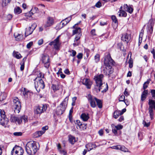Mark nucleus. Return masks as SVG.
<instances>
[{
  "mask_svg": "<svg viewBox=\"0 0 155 155\" xmlns=\"http://www.w3.org/2000/svg\"><path fill=\"white\" fill-rule=\"evenodd\" d=\"M103 77V74H100L95 77L94 78L96 83L94 89L97 92L100 91L101 89H103L101 92L103 93L106 92L108 90L107 84L102 83Z\"/></svg>",
  "mask_w": 155,
  "mask_h": 155,
  "instance_id": "nucleus-1",
  "label": "nucleus"
},
{
  "mask_svg": "<svg viewBox=\"0 0 155 155\" xmlns=\"http://www.w3.org/2000/svg\"><path fill=\"white\" fill-rule=\"evenodd\" d=\"M43 78L44 75L41 73L39 72L38 76L34 80L35 87L38 92H40L41 89H43L45 87L44 82L42 79Z\"/></svg>",
  "mask_w": 155,
  "mask_h": 155,
  "instance_id": "nucleus-2",
  "label": "nucleus"
},
{
  "mask_svg": "<svg viewBox=\"0 0 155 155\" xmlns=\"http://www.w3.org/2000/svg\"><path fill=\"white\" fill-rule=\"evenodd\" d=\"M37 144L34 141L28 142L25 146V150L29 155H34L38 149Z\"/></svg>",
  "mask_w": 155,
  "mask_h": 155,
  "instance_id": "nucleus-3",
  "label": "nucleus"
},
{
  "mask_svg": "<svg viewBox=\"0 0 155 155\" xmlns=\"http://www.w3.org/2000/svg\"><path fill=\"white\" fill-rule=\"evenodd\" d=\"M10 120L11 122L16 123L20 124L22 123H25L28 121L27 116L23 115L19 117H16L14 115H11Z\"/></svg>",
  "mask_w": 155,
  "mask_h": 155,
  "instance_id": "nucleus-4",
  "label": "nucleus"
},
{
  "mask_svg": "<svg viewBox=\"0 0 155 155\" xmlns=\"http://www.w3.org/2000/svg\"><path fill=\"white\" fill-rule=\"evenodd\" d=\"M68 100V98H65L60 106L58 107L56 112L57 114L60 115L63 113L67 107Z\"/></svg>",
  "mask_w": 155,
  "mask_h": 155,
  "instance_id": "nucleus-5",
  "label": "nucleus"
},
{
  "mask_svg": "<svg viewBox=\"0 0 155 155\" xmlns=\"http://www.w3.org/2000/svg\"><path fill=\"white\" fill-rule=\"evenodd\" d=\"M13 102L14 111L16 113H18L21 108V102L18 98L16 97L14 98Z\"/></svg>",
  "mask_w": 155,
  "mask_h": 155,
  "instance_id": "nucleus-6",
  "label": "nucleus"
},
{
  "mask_svg": "<svg viewBox=\"0 0 155 155\" xmlns=\"http://www.w3.org/2000/svg\"><path fill=\"white\" fill-rule=\"evenodd\" d=\"M8 122V119L6 117L5 111L0 109V124L4 126L7 124Z\"/></svg>",
  "mask_w": 155,
  "mask_h": 155,
  "instance_id": "nucleus-7",
  "label": "nucleus"
},
{
  "mask_svg": "<svg viewBox=\"0 0 155 155\" xmlns=\"http://www.w3.org/2000/svg\"><path fill=\"white\" fill-rule=\"evenodd\" d=\"M115 64V62L112 59L109 53H107L105 56L104 64L106 67H109Z\"/></svg>",
  "mask_w": 155,
  "mask_h": 155,
  "instance_id": "nucleus-8",
  "label": "nucleus"
},
{
  "mask_svg": "<svg viewBox=\"0 0 155 155\" xmlns=\"http://www.w3.org/2000/svg\"><path fill=\"white\" fill-rule=\"evenodd\" d=\"M60 35L58 36L57 38L53 41L51 42L49 45H53L54 48L57 50H59L61 44V42L59 40Z\"/></svg>",
  "mask_w": 155,
  "mask_h": 155,
  "instance_id": "nucleus-9",
  "label": "nucleus"
},
{
  "mask_svg": "<svg viewBox=\"0 0 155 155\" xmlns=\"http://www.w3.org/2000/svg\"><path fill=\"white\" fill-rule=\"evenodd\" d=\"M24 153V150L21 147H14L11 151L12 155H22Z\"/></svg>",
  "mask_w": 155,
  "mask_h": 155,
  "instance_id": "nucleus-10",
  "label": "nucleus"
},
{
  "mask_svg": "<svg viewBox=\"0 0 155 155\" xmlns=\"http://www.w3.org/2000/svg\"><path fill=\"white\" fill-rule=\"evenodd\" d=\"M148 104L149 105L148 110L151 119L152 120L153 118L154 115L153 108L155 106V101L151 99H149Z\"/></svg>",
  "mask_w": 155,
  "mask_h": 155,
  "instance_id": "nucleus-11",
  "label": "nucleus"
},
{
  "mask_svg": "<svg viewBox=\"0 0 155 155\" xmlns=\"http://www.w3.org/2000/svg\"><path fill=\"white\" fill-rule=\"evenodd\" d=\"M47 107L44 105L41 106L38 105L35 107L34 109L35 113L36 114H41L46 110Z\"/></svg>",
  "mask_w": 155,
  "mask_h": 155,
  "instance_id": "nucleus-12",
  "label": "nucleus"
},
{
  "mask_svg": "<svg viewBox=\"0 0 155 155\" xmlns=\"http://www.w3.org/2000/svg\"><path fill=\"white\" fill-rule=\"evenodd\" d=\"M87 98L88 101L90 103L91 106L93 108L95 107L96 106L95 101H96V100H97V98L92 96L90 94L87 95Z\"/></svg>",
  "mask_w": 155,
  "mask_h": 155,
  "instance_id": "nucleus-13",
  "label": "nucleus"
},
{
  "mask_svg": "<svg viewBox=\"0 0 155 155\" xmlns=\"http://www.w3.org/2000/svg\"><path fill=\"white\" fill-rule=\"evenodd\" d=\"M103 73L105 75L107 76L109 78L110 76V75L113 72V69L112 68L111 66L106 67L103 70Z\"/></svg>",
  "mask_w": 155,
  "mask_h": 155,
  "instance_id": "nucleus-14",
  "label": "nucleus"
},
{
  "mask_svg": "<svg viewBox=\"0 0 155 155\" xmlns=\"http://www.w3.org/2000/svg\"><path fill=\"white\" fill-rule=\"evenodd\" d=\"M131 39V36L130 35L127 33H125L122 34L121 40L124 42L127 43Z\"/></svg>",
  "mask_w": 155,
  "mask_h": 155,
  "instance_id": "nucleus-15",
  "label": "nucleus"
},
{
  "mask_svg": "<svg viewBox=\"0 0 155 155\" xmlns=\"http://www.w3.org/2000/svg\"><path fill=\"white\" fill-rule=\"evenodd\" d=\"M42 61L44 64V66L48 68V56L43 54L42 57Z\"/></svg>",
  "mask_w": 155,
  "mask_h": 155,
  "instance_id": "nucleus-16",
  "label": "nucleus"
},
{
  "mask_svg": "<svg viewBox=\"0 0 155 155\" xmlns=\"http://www.w3.org/2000/svg\"><path fill=\"white\" fill-rule=\"evenodd\" d=\"M82 83L88 89H90L92 84V82L89 79L84 78L82 80Z\"/></svg>",
  "mask_w": 155,
  "mask_h": 155,
  "instance_id": "nucleus-17",
  "label": "nucleus"
},
{
  "mask_svg": "<svg viewBox=\"0 0 155 155\" xmlns=\"http://www.w3.org/2000/svg\"><path fill=\"white\" fill-rule=\"evenodd\" d=\"M81 36V34H80L77 35L75 37L74 41V43L73 44V46L74 47L80 44V41L79 40Z\"/></svg>",
  "mask_w": 155,
  "mask_h": 155,
  "instance_id": "nucleus-18",
  "label": "nucleus"
},
{
  "mask_svg": "<svg viewBox=\"0 0 155 155\" xmlns=\"http://www.w3.org/2000/svg\"><path fill=\"white\" fill-rule=\"evenodd\" d=\"M148 93L147 90H144L142 92L141 96V100L142 101H143L146 99Z\"/></svg>",
  "mask_w": 155,
  "mask_h": 155,
  "instance_id": "nucleus-19",
  "label": "nucleus"
},
{
  "mask_svg": "<svg viewBox=\"0 0 155 155\" xmlns=\"http://www.w3.org/2000/svg\"><path fill=\"white\" fill-rule=\"evenodd\" d=\"M118 13H119L118 15L120 17H125L127 15V14L126 12L123 9V7L122 6H121L119 11L118 12Z\"/></svg>",
  "mask_w": 155,
  "mask_h": 155,
  "instance_id": "nucleus-20",
  "label": "nucleus"
},
{
  "mask_svg": "<svg viewBox=\"0 0 155 155\" xmlns=\"http://www.w3.org/2000/svg\"><path fill=\"white\" fill-rule=\"evenodd\" d=\"M14 36L17 41H20L22 40L23 36L22 35L19 34L17 32H15L14 34Z\"/></svg>",
  "mask_w": 155,
  "mask_h": 155,
  "instance_id": "nucleus-21",
  "label": "nucleus"
},
{
  "mask_svg": "<svg viewBox=\"0 0 155 155\" xmlns=\"http://www.w3.org/2000/svg\"><path fill=\"white\" fill-rule=\"evenodd\" d=\"M86 148H87L88 151H89L94 148H95L96 147V146L95 144L92 143H90L87 144L85 146Z\"/></svg>",
  "mask_w": 155,
  "mask_h": 155,
  "instance_id": "nucleus-22",
  "label": "nucleus"
},
{
  "mask_svg": "<svg viewBox=\"0 0 155 155\" xmlns=\"http://www.w3.org/2000/svg\"><path fill=\"white\" fill-rule=\"evenodd\" d=\"M81 117L83 121H86L88 119L89 117L88 114L83 113L81 114Z\"/></svg>",
  "mask_w": 155,
  "mask_h": 155,
  "instance_id": "nucleus-23",
  "label": "nucleus"
},
{
  "mask_svg": "<svg viewBox=\"0 0 155 155\" xmlns=\"http://www.w3.org/2000/svg\"><path fill=\"white\" fill-rule=\"evenodd\" d=\"M69 140L70 143L71 144H74L76 141L75 137L71 135L69 136Z\"/></svg>",
  "mask_w": 155,
  "mask_h": 155,
  "instance_id": "nucleus-24",
  "label": "nucleus"
},
{
  "mask_svg": "<svg viewBox=\"0 0 155 155\" xmlns=\"http://www.w3.org/2000/svg\"><path fill=\"white\" fill-rule=\"evenodd\" d=\"M43 134V133L41 130L35 132L33 134L35 137H38Z\"/></svg>",
  "mask_w": 155,
  "mask_h": 155,
  "instance_id": "nucleus-25",
  "label": "nucleus"
},
{
  "mask_svg": "<svg viewBox=\"0 0 155 155\" xmlns=\"http://www.w3.org/2000/svg\"><path fill=\"white\" fill-rule=\"evenodd\" d=\"M33 31L29 27L28 29H26V30L25 33V35L26 37L28 35L31 34Z\"/></svg>",
  "mask_w": 155,
  "mask_h": 155,
  "instance_id": "nucleus-26",
  "label": "nucleus"
},
{
  "mask_svg": "<svg viewBox=\"0 0 155 155\" xmlns=\"http://www.w3.org/2000/svg\"><path fill=\"white\" fill-rule=\"evenodd\" d=\"M7 97V94L5 92L0 93V101H2L4 100Z\"/></svg>",
  "mask_w": 155,
  "mask_h": 155,
  "instance_id": "nucleus-27",
  "label": "nucleus"
},
{
  "mask_svg": "<svg viewBox=\"0 0 155 155\" xmlns=\"http://www.w3.org/2000/svg\"><path fill=\"white\" fill-rule=\"evenodd\" d=\"M121 114L120 113V110H115L114 113V117L115 119L117 118L119 116L121 115Z\"/></svg>",
  "mask_w": 155,
  "mask_h": 155,
  "instance_id": "nucleus-28",
  "label": "nucleus"
},
{
  "mask_svg": "<svg viewBox=\"0 0 155 155\" xmlns=\"http://www.w3.org/2000/svg\"><path fill=\"white\" fill-rule=\"evenodd\" d=\"M76 34H81V28H76L75 30L73 31V35H75Z\"/></svg>",
  "mask_w": 155,
  "mask_h": 155,
  "instance_id": "nucleus-29",
  "label": "nucleus"
},
{
  "mask_svg": "<svg viewBox=\"0 0 155 155\" xmlns=\"http://www.w3.org/2000/svg\"><path fill=\"white\" fill-rule=\"evenodd\" d=\"M86 127L87 126L86 125L81 124H80V125L79 126V127H77V129L81 130H82L86 129Z\"/></svg>",
  "mask_w": 155,
  "mask_h": 155,
  "instance_id": "nucleus-30",
  "label": "nucleus"
},
{
  "mask_svg": "<svg viewBox=\"0 0 155 155\" xmlns=\"http://www.w3.org/2000/svg\"><path fill=\"white\" fill-rule=\"evenodd\" d=\"M97 104L99 108H101L102 107V102L101 100L97 98L96 100Z\"/></svg>",
  "mask_w": 155,
  "mask_h": 155,
  "instance_id": "nucleus-31",
  "label": "nucleus"
},
{
  "mask_svg": "<svg viewBox=\"0 0 155 155\" xmlns=\"http://www.w3.org/2000/svg\"><path fill=\"white\" fill-rule=\"evenodd\" d=\"M14 11L15 13L17 14H19L22 12L21 9L19 7H15L14 8Z\"/></svg>",
  "mask_w": 155,
  "mask_h": 155,
  "instance_id": "nucleus-32",
  "label": "nucleus"
},
{
  "mask_svg": "<svg viewBox=\"0 0 155 155\" xmlns=\"http://www.w3.org/2000/svg\"><path fill=\"white\" fill-rule=\"evenodd\" d=\"M51 89L55 92L59 89V87L58 84H53L51 87Z\"/></svg>",
  "mask_w": 155,
  "mask_h": 155,
  "instance_id": "nucleus-33",
  "label": "nucleus"
},
{
  "mask_svg": "<svg viewBox=\"0 0 155 155\" xmlns=\"http://www.w3.org/2000/svg\"><path fill=\"white\" fill-rule=\"evenodd\" d=\"M150 80V79H148L147 81L144 83L143 88L144 90H146V89L148 87V85L149 84Z\"/></svg>",
  "mask_w": 155,
  "mask_h": 155,
  "instance_id": "nucleus-34",
  "label": "nucleus"
},
{
  "mask_svg": "<svg viewBox=\"0 0 155 155\" xmlns=\"http://www.w3.org/2000/svg\"><path fill=\"white\" fill-rule=\"evenodd\" d=\"M67 24V22H65L64 20H63L58 25L60 26V27L59 28V29H61Z\"/></svg>",
  "mask_w": 155,
  "mask_h": 155,
  "instance_id": "nucleus-35",
  "label": "nucleus"
},
{
  "mask_svg": "<svg viewBox=\"0 0 155 155\" xmlns=\"http://www.w3.org/2000/svg\"><path fill=\"white\" fill-rule=\"evenodd\" d=\"M14 56L17 59H20L21 58V54L18 52L14 51Z\"/></svg>",
  "mask_w": 155,
  "mask_h": 155,
  "instance_id": "nucleus-36",
  "label": "nucleus"
},
{
  "mask_svg": "<svg viewBox=\"0 0 155 155\" xmlns=\"http://www.w3.org/2000/svg\"><path fill=\"white\" fill-rule=\"evenodd\" d=\"M29 93V91L24 88L23 91V94L25 97H27L28 94Z\"/></svg>",
  "mask_w": 155,
  "mask_h": 155,
  "instance_id": "nucleus-37",
  "label": "nucleus"
},
{
  "mask_svg": "<svg viewBox=\"0 0 155 155\" xmlns=\"http://www.w3.org/2000/svg\"><path fill=\"white\" fill-rule=\"evenodd\" d=\"M119 150L124 151V152H128V150L124 146L120 145Z\"/></svg>",
  "mask_w": 155,
  "mask_h": 155,
  "instance_id": "nucleus-38",
  "label": "nucleus"
},
{
  "mask_svg": "<svg viewBox=\"0 0 155 155\" xmlns=\"http://www.w3.org/2000/svg\"><path fill=\"white\" fill-rule=\"evenodd\" d=\"M54 23V18L52 17H49V26L53 25Z\"/></svg>",
  "mask_w": 155,
  "mask_h": 155,
  "instance_id": "nucleus-39",
  "label": "nucleus"
},
{
  "mask_svg": "<svg viewBox=\"0 0 155 155\" xmlns=\"http://www.w3.org/2000/svg\"><path fill=\"white\" fill-rule=\"evenodd\" d=\"M38 9V8L36 7H35L34 8H32L31 10L30 11V12H29V14H30V15L29 16H28L29 17H31V16L33 15L34 13H33V12L35 10L36 11Z\"/></svg>",
  "mask_w": 155,
  "mask_h": 155,
  "instance_id": "nucleus-40",
  "label": "nucleus"
},
{
  "mask_svg": "<svg viewBox=\"0 0 155 155\" xmlns=\"http://www.w3.org/2000/svg\"><path fill=\"white\" fill-rule=\"evenodd\" d=\"M100 56L99 54H97L94 56V60L96 62H98L100 60Z\"/></svg>",
  "mask_w": 155,
  "mask_h": 155,
  "instance_id": "nucleus-41",
  "label": "nucleus"
},
{
  "mask_svg": "<svg viewBox=\"0 0 155 155\" xmlns=\"http://www.w3.org/2000/svg\"><path fill=\"white\" fill-rule=\"evenodd\" d=\"M133 10V9L130 6H129L127 9H126V11L130 13H131Z\"/></svg>",
  "mask_w": 155,
  "mask_h": 155,
  "instance_id": "nucleus-42",
  "label": "nucleus"
},
{
  "mask_svg": "<svg viewBox=\"0 0 155 155\" xmlns=\"http://www.w3.org/2000/svg\"><path fill=\"white\" fill-rule=\"evenodd\" d=\"M48 126H46L43 127L42 128L41 131L43 133V134L45 133V131L48 130Z\"/></svg>",
  "mask_w": 155,
  "mask_h": 155,
  "instance_id": "nucleus-43",
  "label": "nucleus"
},
{
  "mask_svg": "<svg viewBox=\"0 0 155 155\" xmlns=\"http://www.w3.org/2000/svg\"><path fill=\"white\" fill-rule=\"evenodd\" d=\"M74 123L75 125H76V126L77 128V127H79V126L80 125V124H81L79 120H77L76 121H74Z\"/></svg>",
  "mask_w": 155,
  "mask_h": 155,
  "instance_id": "nucleus-44",
  "label": "nucleus"
},
{
  "mask_svg": "<svg viewBox=\"0 0 155 155\" xmlns=\"http://www.w3.org/2000/svg\"><path fill=\"white\" fill-rule=\"evenodd\" d=\"M133 60L132 58H130L129 61V67L131 68L133 67Z\"/></svg>",
  "mask_w": 155,
  "mask_h": 155,
  "instance_id": "nucleus-45",
  "label": "nucleus"
},
{
  "mask_svg": "<svg viewBox=\"0 0 155 155\" xmlns=\"http://www.w3.org/2000/svg\"><path fill=\"white\" fill-rule=\"evenodd\" d=\"M152 97L154 99H155V90H151L150 91Z\"/></svg>",
  "mask_w": 155,
  "mask_h": 155,
  "instance_id": "nucleus-46",
  "label": "nucleus"
},
{
  "mask_svg": "<svg viewBox=\"0 0 155 155\" xmlns=\"http://www.w3.org/2000/svg\"><path fill=\"white\" fill-rule=\"evenodd\" d=\"M69 52L71 53V54L70 55L71 56H72L73 57L76 54V51L73 50H71V51H69Z\"/></svg>",
  "mask_w": 155,
  "mask_h": 155,
  "instance_id": "nucleus-47",
  "label": "nucleus"
},
{
  "mask_svg": "<svg viewBox=\"0 0 155 155\" xmlns=\"http://www.w3.org/2000/svg\"><path fill=\"white\" fill-rule=\"evenodd\" d=\"M125 100V96L124 95H122L120 96L119 98V101H124Z\"/></svg>",
  "mask_w": 155,
  "mask_h": 155,
  "instance_id": "nucleus-48",
  "label": "nucleus"
},
{
  "mask_svg": "<svg viewBox=\"0 0 155 155\" xmlns=\"http://www.w3.org/2000/svg\"><path fill=\"white\" fill-rule=\"evenodd\" d=\"M111 18L113 22L115 23H117V21L115 16L113 15L112 16Z\"/></svg>",
  "mask_w": 155,
  "mask_h": 155,
  "instance_id": "nucleus-49",
  "label": "nucleus"
},
{
  "mask_svg": "<svg viewBox=\"0 0 155 155\" xmlns=\"http://www.w3.org/2000/svg\"><path fill=\"white\" fill-rule=\"evenodd\" d=\"M37 26V25L35 23H34L32 25L31 27H29V28H31V29H32L34 31V30L35 28Z\"/></svg>",
  "mask_w": 155,
  "mask_h": 155,
  "instance_id": "nucleus-50",
  "label": "nucleus"
},
{
  "mask_svg": "<svg viewBox=\"0 0 155 155\" xmlns=\"http://www.w3.org/2000/svg\"><path fill=\"white\" fill-rule=\"evenodd\" d=\"M143 32L144 31L143 29H142L141 30V32L140 34L139 38L140 39H141V38L142 39V37L143 35Z\"/></svg>",
  "mask_w": 155,
  "mask_h": 155,
  "instance_id": "nucleus-51",
  "label": "nucleus"
},
{
  "mask_svg": "<svg viewBox=\"0 0 155 155\" xmlns=\"http://www.w3.org/2000/svg\"><path fill=\"white\" fill-rule=\"evenodd\" d=\"M115 127L117 130H119L121 129L122 128L123 126L121 125H118L115 126Z\"/></svg>",
  "mask_w": 155,
  "mask_h": 155,
  "instance_id": "nucleus-52",
  "label": "nucleus"
},
{
  "mask_svg": "<svg viewBox=\"0 0 155 155\" xmlns=\"http://www.w3.org/2000/svg\"><path fill=\"white\" fill-rule=\"evenodd\" d=\"M33 42L32 41H31L29 43H28L26 46L27 48L29 49L31 47L32 45H33Z\"/></svg>",
  "mask_w": 155,
  "mask_h": 155,
  "instance_id": "nucleus-53",
  "label": "nucleus"
},
{
  "mask_svg": "<svg viewBox=\"0 0 155 155\" xmlns=\"http://www.w3.org/2000/svg\"><path fill=\"white\" fill-rule=\"evenodd\" d=\"M14 135L15 136H21L22 135V133L21 132H16L13 133Z\"/></svg>",
  "mask_w": 155,
  "mask_h": 155,
  "instance_id": "nucleus-54",
  "label": "nucleus"
},
{
  "mask_svg": "<svg viewBox=\"0 0 155 155\" xmlns=\"http://www.w3.org/2000/svg\"><path fill=\"white\" fill-rule=\"evenodd\" d=\"M77 57L78 59L80 60L82 58L83 54L81 53H79L77 56Z\"/></svg>",
  "mask_w": 155,
  "mask_h": 155,
  "instance_id": "nucleus-55",
  "label": "nucleus"
},
{
  "mask_svg": "<svg viewBox=\"0 0 155 155\" xmlns=\"http://www.w3.org/2000/svg\"><path fill=\"white\" fill-rule=\"evenodd\" d=\"M20 64L21 65L20 70L21 71H22L24 70V68L25 64H24V63H21Z\"/></svg>",
  "mask_w": 155,
  "mask_h": 155,
  "instance_id": "nucleus-56",
  "label": "nucleus"
},
{
  "mask_svg": "<svg viewBox=\"0 0 155 155\" xmlns=\"http://www.w3.org/2000/svg\"><path fill=\"white\" fill-rule=\"evenodd\" d=\"M148 30H149V32L150 34H151L153 32V28L152 26H150V27H148Z\"/></svg>",
  "mask_w": 155,
  "mask_h": 155,
  "instance_id": "nucleus-57",
  "label": "nucleus"
},
{
  "mask_svg": "<svg viewBox=\"0 0 155 155\" xmlns=\"http://www.w3.org/2000/svg\"><path fill=\"white\" fill-rule=\"evenodd\" d=\"M90 52V51L89 50L87 49H85V53L86 54V55L87 57H88L89 55Z\"/></svg>",
  "mask_w": 155,
  "mask_h": 155,
  "instance_id": "nucleus-58",
  "label": "nucleus"
},
{
  "mask_svg": "<svg viewBox=\"0 0 155 155\" xmlns=\"http://www.w3.org/2000/svg\"><path fill=\"white\" fill-rule=\"evenodd\" d=\"M143 123L144 124V125L146 127H149L150 125V123L149 122L147 123L145 121L143 120Z\"/></svg>",
  "mask_w": 155,
  "mask_h": 155,
  "instance_id": "nucleus-59",
  "label": "nucleus"
},
{
  "mask_svg": "<svg viewBox=\"0 0 155 155\" xmlns=\"http://www.w3.org/2000/svg\"><path fill=\"white\" fill-rule=\"evenodd\" d=\"M43 43V40L42 39L39 40L38 41V44L39 45H41Z\"/></svg>",
  "mask_w": 155,
  "mask_h": 155,
  "instance_id": "nucleus-60",
  "label": "nucleus"
},
{
  "mask_svg": "<svg viewBox=\"0 0 155 155\" xmlns=\"http://www.w3.org/2000/svg\"><path fill=\"white\" fill-rule=\"evenodd\" d=\"M64 72L65 74L68 75H69L70 74V72L68 69H65L64 71Z\"/></svg>",
  "mask_w": 155,
  "mask_h": 155,
  "instance_id": "nucleus-61",
  "label": "nucleus"
},
{
  "mask_svg": "<svg viewBox=\"0 0 155 155\" xmlns=\"http://www.w3.org/2000/svg\"><path fill=\"white\" fill-rule=\"evenodd\" d=\"M95 6L97 8H100L101 6V4L100 2H98L95 5Z\"/></svg>",
  "mask_w": 155,
  "mask_h": 155,
  "instance_id": "nucleus-62",
  "label": "nucleus"
},
{
  "mask_svg": "<svg viewBox=\"0 0 155 155\" xmlns=\"http://www.w3.org/2000/svg\"><path fill=\"white\" fill-rule=\"evenodd\" d=\"M71 17H68L65 18L64 19V20L66 22H67V24H68L71 20Z\"/></svg>",
  "mask_w": 155,
  "mask_h": 155,
  "instance_id": "nucleus-63",
  "label": "nucleus"
},
{
  "mask_svg": "<svg viewBox=\"0 0 155 155\" xmlns=\"http://www.w3.org/2000/svg\"><path fill=\"white\" fill-rule=\"evenodd\" d=\"M122 7H123V9L126 11V9H127L129 6H128L127 4H125Z\"/></svg>",
  "mask_w": 155,
  "mask_h": 155,
  "instance_id": "nucleus-64",
  "label": "nucleus"
}]
</instances>
